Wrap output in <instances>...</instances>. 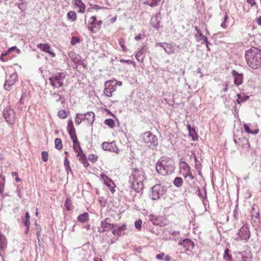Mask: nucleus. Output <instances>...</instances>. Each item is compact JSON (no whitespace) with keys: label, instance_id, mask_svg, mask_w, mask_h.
Here are the masks:
<instances>
[{"label":"nucleus","instance_id":"35","mask_svg":"<svg viewBox=\"0 0 261 261\" xmlns=\"http://www.w3.org/2000/svg\"><path fill=\"white\" fill-rule=\"evenodd\" d=\"M85 120L83 114H77L75 118V124L79 125L82 121Z\"/></svg>","mask_w":261,"mask_h":261},{"label":"nucleus","instance_id":"40","mask_svg":"<svg viewBox=\"0 0 261 261\" xmlns=\"http://www.w3.org/2000/svg\"><path fill=\"white\" fill-rule=\"evenodd\" d=\"M51 94L53 96V98L55 99L56 102L61 101L62 103H63V101L61 100L62 99V96L60 94L56 92H54L53 93H51Z\"/></svg>","mask_w":261,"mask_h":261},{"label":"nucleus","instance_id":"54","mask_svg":"<svg viewBox=\"0 0 261 261\" xmlns=\"http://www.w3.org/2000/svg\"><path fill=\"white\" fill-rule=\"evenodd\" d=\"M74 151L78 154V152H83V150L80 145H76L75 146H73Z\"/></svg>","mask_w":261,"mask_h":261},{"label":"nucleus","instance_id":"49","mask_svg":"<svg viewBox=\"0 0 261 261\" xmlns=\"http://www.w3.org/2000/svg\"><path fill=\"white\" fill-rule=\"evenodd\" d=\"M125 41L123 38H121L119 39V43L120 46L122 47L123 51H126L127 50V48L124 45Z\"/></svg>","mask_w":261,"mask_h":261},{"label":"nucleus","instance_id":"27","mask_svg":"<svg viewBox=\"0 0 261 261\" xmlns=\"http://www.w3.org/2000/svg\"><path fill=\"white\" fill-rule=\"evenodd\" d=\"M230 250L228 248H226L225 249L223 258L225 261H232V257L231 254L230 253Z\"/></svg>","mask_w":261,"mask_h":261},{"label":"nucleus","instance_id":"46","mask_svg":"<svg viewBox=\"0 0 261 261\" xmlns=\"http://www.w3.org/2000/svg\"><path fill=\"white\" fill-rule=\"evenodd\" d=\"M114 89L113 90H109L108 88H105L103 90V93L105 95L108 97H111L112 96V92L114 91Z\"/></svg>","mask_w":261,"mask_h":261},{"label":"nucleus","instance_id":"23","mask_svg":"<svg viewBox=\"0 0 261 261\" xmlns=\"http://www.w3.org/2000/svg\"><path fill=\"white\" fill-rule=\"evenodd\" d=\"M74 5L79 7V12L80 13H84L86 9L85 5L82 2V0H74Z\"/></svg>","mask_w":261,"mask_h":261},{"label":"nucleus","instance_id":"32","mask_svg":"<svg viewBox=\"0 0 261 261\" xmlns=\"http://www.w3.org/2000/svg\"><path fill=\"white\" fill-rule=\"evenodd\" d=\"M161 0H145L144 1V4L151 7H154L158 5V3Z\"/></svg>","mask_w":261,"mask_h":261},{"label":"nucleus","instance_id":"39","mask_svg":"<svg viewBox=\"0 0 261 261\" xmlns=\"http://www.w3.org/2000/svg\"><path fill=\"white\" fill-rule=\"evenodd\" d=\"M104 123L109 126L111 128H113L115 126V122L113 119L111 118L106 119L105 120Z\"/></svg>","mask_w":261,"mask_h":261},{"label":"nucleus","instance_id":"15","mask_svg":"<svg viewBox=\"0 0 261 261\" xmlns=\"http://www.w3.org/2000/svg\"><path fill=\"white\" fill-rule=\"evenodd\" d=\"M37 47L43 51L48 53L52 57L56 56V54L50 50V47L48 43H39L37 45Z\"/></svg>","mask_w":261,"mask_h":261},{"label":"nucleus","instance_id":"14","mask_svg":"<svg viewBox=\"0 0 261 261\" xmlns=\"http://www.w3.org/2000/svg\"><path fill=\"white\" fill-rule=\"evenodd\" d=\"M232 75L234 77V84L237 86L241 85L243 82V74L239 73L235 70L231 72Z\"/></svg>","mask_w":261,"mask_h":261},{"label":"nucleus","instance_id":"25","mask_svg":"<svg viewBox=\"0 0 261 261\" xmlns=\"http://www.w3.org/2000/svg\"><path fill=\"white\" fill-rule=\"evenodd\" d=\"M237 97L238 98L237 99V102L238 104H241L242 102L247 101L249 98V96L245 95L244 93L238 94Z\"/></svg>","mask_w":261,"mask_h":261},{"label":"nucleus","instance_id":"21","mask_svg":"<svg viewBox=\"0 0 261 261\" xmlns=\"http://www.w3.org/2000/svg\"><path fill=\"white\" fill-rule=\"evenodd\" d=\"M101 24L102 21L101 20H97L96 19V21L95 23L94 26L88 27V28L92 33H96V32L100 29Z\"/></svg>","mask_w":261,"mask_h":261},{"label":"nucleus","instance_id":"29","mask_svg":"<svg viewBox=\"0 0 261 261\" xmlns=\"http://www.w3.org/2000/svg\"><path fill=\"white\" fill-rule=\"evenodd\" d=\"M129 184H130V187H131V188L133 190H134V191L136 192H137V193H142V191H143V183L142 182V187H141V190H138V185H137V182L136 181H134V182H129Z\"/></svg>","mask_w":261,"mask_h":261},{"label":"nucleus","instance_id":"3","mask_svg":"<svg viewBox=\"0 0 261 261\" xmlns=\"http://www.w3.org/2000/svg\"><path fill=\"white\" fill-rule=\"evenodd\" d=\"M151 192L149 194V197L153 200H158L165 195L167 191V187L161 184H156L151 188Z\"/></svg>","mask_w":261,"mask_h":261},{"label":"nucleus","instance_id":"47","mask_svg":"<svg viewBox=\"0 0 261 261\" xmlns=\"http://www.w3.org/2000/svg\"><path fill=\"white\" fill-rule=\"evenodd\" d=\"M142 221L141 219H140L136 221L135 222V226L136 228L139 230L141 229V228H142Z\"/></svg>","mask_w":261,"mask_h":261},{"label":"nucleus","instance_id":"42","mask_svg":"<svg viewBox=\"0 0 261 261\" xmlns=\"http://www.w3.org/2000/svg\"><path fill=\"white\" fill-rule=\"evenodd\" d=\"M58 116L60 118L65 119L67 117V113L65 110H60L58 112Z\"/></svg>","mask_w":261,"mask_h":261},{"label":"nucleus","instance_id":"6","mask_svg":"<svg viewBox=\"0 0 261 261\" xmlns=\"http://www.w3.org/2000/svg\"><path fill=\"white\" fill-rule=\"evenodd\" d=\"M142 138L143 142L147 144L148 147L151 149L155 148L158 145L157 137L155 135L150 132H146L142 134Z\"/></svg>","mask_w":261,"mask_h":261},{"label":"nucleus","instance_id":"24","mask_svg":"<svg viewBox=\"0 0 261 261\" xmlns=\"http://www.w3.org/2000/svg\"><path fill=\"white\" fill-rule=\"evenodd\" d=\"M114 226L117 228L118 231V236L120 237L124 234V231L126 229V226L125 224H123L122 225H119L117 224H115Z\"/></svg>","mask_w":261,"mask_h":261},{"label":"nucleus","instance_id":"26","mask_svg":"<svg viewBox=\"0 0 261 261\" xmlns=\"http://www.w3.org/2000/svg\"><path fill=\"white\" fill-rule=\"evenodd\" d=\"M164 49L166 53L169 55L174 54L175 51V48L171 44L167 43L164 46Z\"/></svg>","mask_w":261,"mask_h":261},{"label":"nucleus","instance_id":"2","mask_svg":"<svg viewBox=\"0 0 261 261\" xmlns=\"http://www.w3.org/2000/svg\"><path fill=\"white\" fill-rule=\"evenodd\" d=\"M156 170L160 174L162 175L170 174L175 170L174 162L171 158L162 156L156 163Z\"/></svg>","mask_w":261,"mask_h":261},{"label":"nucleus","instance_id":"62","mask_svg":"<svg viewBox=\"0 0 261 261\" xmlns=\"http://www.w3.org/2000/svg\"><path fill=\"white\" fill-rule=\"evenodd\" d=\"M238 213V210H237V206H236L235 209L234 210V211L233 212V217L236 219H238V217H237Z\"/></svg>","mask_w":261,"mask_h":261},{"label":"nucleus","instance_id":"36","mask_svg":"<svg viewBox=\"0 0 261 261\" xmlns=\"http://www.w3.org/2000/svg\"><path fill=\"white\" fill-rule=\"evenodd\" d=\"M55 148L58 150H61L62 148L63 145L61 139L56 138L55 140Z\"/></svg>","mask_w":261,"mask_h":261},{"label":"nucleus","instance_id":"17","mask_svg":"<svg viewBox=\"0 0 261 261\" xmlns=\"http://www.w3.org/2000/svg\"><path fill=\"white\" fill-rule=\"evenodd\" d=\"M76 156L79 158V161L81 162L85 168H87L89 166L88 162L87 157L84 152H78Z\"/></svg>","mask_w":261,"mask_h":261},{"label":"nucleus","instance_id":"63","mask_svg":"<svg viewBox=\"0 0 261 261\" xmlns=\"http://www.w3.org/2000/svg\"><path fill=\"white\" fill-rule=\"evenodd\" d=\"M112 230V233L115 235L118 236V231L117 228L115 227L111 229Z\"/></svg>","mask_w":261,"mask_h":261},{"label":"nucleus","instance_id":"20","mask_svg":"<svg viewBox=\"0 0 261 261\" xmlns=\"http://www.w3.org/2000/svg\"><path fill=\"white\" fill-rule=\"evenodd\" d=\"M192 158L194 159V161L195 162V167L196 170L198 172L199 174H201V170L202 168L201 164L200 162L197 160L195 153L193 152H192L190 158L192 159Z\"/></svg>","mask_w":261,"mask_h":261},{"label":"nucleus","instance_id":"16","mask_svg":"<svg viewBox=\"0 0 261 261\" xmlns=\"http://www.w3.org/2000/svg\"><path fill=\"white\" fill-rule=\"evenodd\" d=\"M162 19L160 13H158L155 14L154 18L151 19L152 27L157 30L159 29L160 27V22Z\"/></svg>","mask_w":261,"mask_h":261},{"label":"nucleus","instance_id":"5","mask_svg":"<svg viewBox=\"0 0 261 261\" xmlns=\"http://www.w3.org/2000/svg\"><path fill=\"white\" fill-rule=\"evenodd\" d=\"M66 75V72H57L52 74L48 79L50 85L54 88L62 87Z\"/></svg>","mask_w":261,"mask_h":261},{"label":"nucleus","instance_id":"41","mask_svg":"<svg viewBox=\"0 0 261 261\" xmlns=\"http://www.w3.org/2000/svg\"><path fill=\"white\" fill-rule=\"evenodd\" d=\"M98 156L94 154H90L88 155V160L92 163H95L98 160Z\"/></svg>","mask_w":261,"mask_h":261},{"label":"nucleus","instance_id":"52","mask_svg":"<svg viewBox=\"0 0 261 261\" xmlns=\"http://www.w3.org/2000/svg\"><path fill=\"white\" fill-rule=\"evenodd\" d=\"M168 231L170 234H171L174 237H176L180 234V232L179 231L173 230L172 229H170V230H168Z\"/></svg>","mask_w":261,"mask_h":261},{"label":"nucleus","instance_id":"13","mask_svg":"<svg viewBox=\"0 0 261 261\" xmlns=\"http://www.w3.org/2000/svg\"><path fill=\"white\" fill-rule=\"evenodd\" d=\"M101 227L102 229L100 232H107L110 231L112 228H114L115 224L111 223V219L106 218L101 221Z\"/></svg>","mask_w":261,"mask_h":261},{"label":"nucleus","instance_id":"22","mask_svg":"<svg viewBox=\"0 0 261 261\" xmlns=\"http://www.w3.org/2000/svg\"><path fill=\"white\" fill-rule=\"evenodd\" d=\"M67 130L70 138L76 135L72 120H69L68 122Z\"/></svg>","mask_w":261,"mask_h":261},{"label":"nucleus","instance_id":"33","mask_svg":"<svg viewBox=\"0 0 261 261\" xmlns=\"http://www.w3.org/2000/svg\"><path fill=\"white\" fill-rule=\"evenodd\" d=\"M187 127L188 128V130L189 132V135L192 137L193 138V140L194 141L195 139H194V137L195 136H197V134H196V132L195 130V128H192L190 124H187Z\"/></svg>","mask_w":261,"mask_h":261},{"label":"nucleus","instance_id":"53","mask_svg":"<svg viewBox=\"0 0 261 261\" xmlns=\"http://www.w3.org/2000/svg\"><path fill=\"white\" fill-rule=\"evenodd\" d=\"M70 138L73 141V146H75L76 145H80V142H79V141L77 139L76 135L74 136L73 137H71Z\"/></svg>","mask_w":261,"mask_h":261},{"label":"nucleus","instance_id":"34","mask_svg":"<svg viewBox=\"0 0 261 261\" xmlns=\"http://www.w3.org/2000/svg\"><path fill=\"white\" fill-rule=\"evenodd\" d=\"M183 182V180L180 177H176L174 178L173 181V184L177 188L181 187Z\"/></svg>","mask_w":261,"mask_h":261},{"label":"nucleus","instance_id":"55","mask_svg":"<svg viewBox=\"0 0 261 261\" xmlns=\"http://www.w3.org/2000/svg\"><path fill=\"white\" fill-rule=\"evenodd\" d=\"M12 176L13 177H15V180L17 181V182H19L20 181H21V179L20 178L18 177V174L17 172H12Z\"/></svg>","mask_w":261,"mask_h":261},{"label":"nucleus","instance_id":"9","mask_svg":"<svg viewBox=\"0 0 261 261\" xmlns=\"http://www.w3.org/2000/svg\"><path fill=\"white\" fill-rule=\"evenodd\" d=\"M237 258L240 261H251L253 255L250 249H247L243 251H239L237 253Z\"/></svg>","mask_w":261,"mask_h":261},{"label":"nucleus","instance_id":"59","mask_svg":"<svg viewBox=\"0 0 261 261\" xmlns=\"http://www.w3.org/2000/svg\"><path fill=\"white\" fill-rule=\"evenodd\" d=\"M165 256V254L164 253H161L156 255V258L158 259L163 260Z\"/></svg>","mask_w":261,"mask_h":261},{"label":"nucleus","instance_id":"12","mask_svg":"<svg viewBox=\"0 0 261 261\" xmlns=\"http://www.w3.org/2000/svg\"><path fill=\"white\" fill-rule=\"evenodd\" d=\"M178 245L183 246L186 250L193 249L195 246L194 243L188 238L184 240H179L178 242Z\"/></svg>","mask_w":261,"mask_h":261},{"label":"nucleus","instance_id":"61","mask_svg":"<svg viewBox=\"0 0 261 261\" xmlns=\"http://www.w3.org/2000/svg\"><path fill=\"white\" fill-rule=\"evenodd\" d=\"M194 28H195V30L196 31L197 34L199 35V36L200 37H201L203 35L202 33V32L200 31V30L198 28V27L197 26H195Z\"/></svg>","mask_w":261,"mask_h":261},{"label":"nucleus","instance_id":"57","mask_svg":"<svg viewBox=\"0 0 261 261\" xmlns=\"http://www.w3.org/2000/svg\"><path fill=\"white\" fill-rule=\"evenodd\" d=\"M4 190V182L0 181V194L3 195V192Z\"/></svg>","mask_w":261,"mask_h":261},{"label":"nucleus","instance_id":"37","mask_svg":"<svg viewBox=\"0 0 261 261\" xmlns=\"http://www.w3.org/2000/svg\"><path fill=\"white\" fill-rule=\"evenodd\" d=\"M67 17L69 19L71 20L72 21H75L76 19V14L73 11H71L68 12Z\"/></svg>","mask_w":261,"mask_h":261},{"label":"nucleus","instance_id":"56","mask_svg":"<svg viewBox=\"0 0 261 261\" xmlns=\"http://www.w3.org/2000/svg\"><path fill=\"white\" fill-rule=\"evenodd\" d=\"M22 224L24 226H29L30 225V220L24 218L22 219Z\"/></svg>","mask_w":261,"mask_h":261},{"label":"nucleus","instance_id":"30","mask_svg":"<svg viewBox=\"0 0 261 261\" xmlns=\"http://www.w3.org/2000/svg\"><path fill=\"white\" fill-rule=\"evenodd\" d=\"M77 220L81 222H85L89 220V214L87 213H84L77 217Z\"/></svg>","mask_w":261,"mask_h":261},{"label":"nucleus","instance_id":"58","mask_svg":"<svg viewBox=\"0 0 261 261\" xmlns=\"http://www.w3.org/2000/svg\"><path fill=\"white\" fill-rule=\"evenodd\" d=\"M120 62L121 63H127L130 64H135L134 62H133L131 60H129L120 59Z\"/></svg>","mask_w":261,"mask_h":261},{"label":"nucleus","instance_id":"28","mask_svg":"<svg viewBox=\"0 0 261 261\" xmlns=\"http://www.w3.org/2000/svg\"><path fill=\"white\" fill-rule=\"evenodd\" d=\"M188 175L185 176V180L191 185V183H194V180L196 178L194 175H192L190 171H188Z\"/></svg>","mask_w":261,"mask_h":261},{"label":"nucleus","instance_id":"60","mask_svg":"<svg viewBox=\"0 0 261 261\" xmlns=\"http://www.w3.org/2000/svg\"><path fill=\"white\" fill-rule=\"evenodd\" d=\"M100 177L101 178L103 179L104 181L105 180H109L110 181H111V179L108 177L104 173H102L100 175Z\"/></svg>","mask_w":261,"mask_h":261},{"label":"nucleus","instance_id":"43","mask_svg":"<svg viewBox=\"0 0 261 261\" xmlns=\"http://www.w3.org/2000/svg\"><path fill=\"white\" fill-rule=\"evenodd\" d=\"M64 166L65 170L68 172L69 171H71V169L70 166V163L67 158L64 160Z\"/></svg>","mask_w":261,"mask_h":261},{"label":"nucleus","instance_id":"8","mask_svg":"<svg viewBox=\"0 0 261 261\" xmlns=\"http://www.w3.org/2000/svg\"><path fill=\"white\" fill-rule=\"evenodd\" d=\"M238 234L240 240L247 242L250 239L251 234L248 226L247 224L243 225L239 230Z\"/></svg>","mask_w":261,"mask_h":261},{"label":"nucleus","instance_id":"4","mask_svg":"<svg viewBox=\"0 0 261 261\" xmlns=\"http://www.w3.org/2000/svg\"><path fill=\"white\" fill-rule=\"evenodd\" d=\"M145 179V174L142 170L137 168H132V172L129 178V182L136 181L138 186V190H141L142 182Z\"/></svg>","mask_w":261,"mask_h":261},{"label":"nucleus","instance_id":"18","mask_svg":"<svg viewBox=\"0 0 261 261\" xmlns=\"http://www.w3.org/2000/svg\"><path fill=\"white\" fill-rule=\"evenodd\" d=\"M84 119L87 120L89 123L92 125L95 120V114L93 112H88L83 114Z\"/></svg>","mask_w":261,"mask_h":261},{"label":"nucleus","instance_id":"7","mask_svg":"<svg viewBox=\"0 0 261 261\" xmlns=\"http://www.w3.org/2000/svg\"><path fill=\"white\" fill-rule=\"evenodd\" d=\"M3 116L8 123H14L16 117L15 113L10 106H7L4 109Z\"/></svg>","mask_w":261,"mask_h":261},{"label":"nucleus","instance_id":"31","mask_svg":"<svg viewBox=\"0 0 261 261\" xmlns=\"http://www.w3.org/2000/svg\"><path fill=\"white\" fill-rule=\"evenodd\" d=\"M244 129H245V132H247L248 134H253V135H256L259 132V130L258 129H254V130H251L249 126L247 124H246V123L244 124Z\"/></svg>","mask_w":261,"mask_h":261},{"label":"nucleus","instance_id":"19","mask_svg":"<svg viewBox=\"0 0 261 261\" xmlns=\"http://www.w3.org/2000/svg\"><path fill=\"white\" fill-rule=\"evenodd\" d=\"M145 49L143 47L139 48L138 51L135 55V57L138 61L140 62H143L144 59L145 58L144 53Z\"/></svg>","mask_w":261,"mask_h":261},{"label":"nucleus","instance_id":"11","mask_svg":"<svg viewBox=\"0 0 261 261\" xmlns=\"http://www.w3.org/2000/svg\"><path fill=\"white\" fill-rule=\"evenodd\" d=\"M17 80V74L16 73H13L10 76L8 80L5 82L4 87L5 90L10 91L11 87L15 83Z\"/></svg>","mask_w":261,"mask_h":261},{"label":"nucleus","instance_id":"45","mask_svg":"<svg viewBox=\"0 0 261 261\" xmlns=\"http://www.w3.org/2000/svg\"><path fill=\"white\" fill-rule=\"evenodd\" d=\"M96 21V17L94 16H91L88 23V27H94Z\"/></svg>","mask_w":261,"mask_h":261},{"label":"nucleus","instance_id":"50","mask_svg":"<svg viewBox=\"0 0 261 261\" xmlns=\"http://www.w3.org/2000/svg\"><path fill=\"white\" fill-rule=\"evenodd\" d=\"M41 155H42V159L43 161H44V162L47 161L48 154L47 151H42V153H41Z\"/></svg>","mask_w":261,"mask_h":261},{"label":"nucleus","instance_id":"10","mask_svg":"<svg viewBox=\"0 0 261 261\" xmlns=\"http://www.w3.org/2000/svg\"><path fill=\"white\" fill-rule=\"evenodd\" d=\"M102 148L105 150L115 152L117 154L119 153V150L116 146L115 141H112L111 143L103 142L102 144Z\"/></svg>","mask_w":261,"mask_h":261},{"label":"nucleus","instance_id":"64","mask_svg":"<svg viewBox=\"0 0 261 261\" xmlns=\"http://www.w3.org/2000/svg\"><path fill=\"white\" fill-rule=\"evenodd\" d=\"M247 3L251 5V6H254L256 5V3L254 0H247Z\"/></svg>","mask_w":261,"mask_h":261},{"label":"nucleus","instance_id":"44","mask_svg":"<svg viewBox=\"0 0 261 261\" xmlns=\"http://www.w3.org/2000/svg\"><path fill=\"white\" fill-rule=\"evenodd\" d=\"M80 42V39L78 37H76V36L72 37L71 40L70 41V44L72 45H74L76 43H79Z\"/></svg>","mask_w":261,"mask_h":261},{"label":"nucleus","instance_id":"1","mask_svg":"<svg viewBox=\"0 0 261 261\" xmlns=\"http://www.w3.org/2000/svg\"><path fill=\"white\" fill-rule=\"evenodd\" d=\"M245 57L248 65L253 69H258L261 66V49L251 47L245 53Z\"/></svg>","mask_w":261,"mask_h":261},{"label":"nucleus","instance_id":"51","mask_svg":"<svg viewBox=\"0 0 261 261\" xmlns=\"http://www.w3.org/2000/svg\"><path fill=\"white\" fill-rule=\"evenodd\" d=\"M14 50H16L18 54H19L21 52L20 49H18L16 46H14L10 47L8 50V52L11 53Z\"/></svg>","mask_w":261,"mask_h":261},{"label":"nucleus","instance_id":"38","mask_svg":"<svg viewBox=\"0 0 261 261\" xmlns=\"http://www.w3.org/2000/svg\"><path fill=\"white\" fill-rule=\"evenodd\" d=\"M64 206L67 211H70L71 210L72 203L70 198L68 197L66 198Z\"/></svg>","mask_w":261,"mask_h":261},{"label":"nucleus","instance_id":"48","mask_svg":"<svg viewBox=\"0 0 261 261\" xmlns=\"http://www.w3.org/2000/svg\"><path fill=\"white\" fill-rule=\"evenodd\" d=\"M104 184L111 190L112 192H113V190H111V188H114L113 185H114V184L111 180V181L109 180H105Z\"/></svg>","mask_w":261,"mask_h":261}]
</instances>
